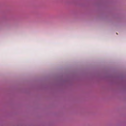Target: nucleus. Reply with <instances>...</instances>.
Wrapping results in <instances>:
<instances>
[{"instance_id":"nucleus-1","label":"nucleus","mask_w":126,"mask_h":126,"mask_svg":"<svg viewBox=\"0 0 126 126\" xmlns=\"http://www.w3.org/2000/svg\"><path fill=\"white\" fill-rule=\"evenodd\" d=\"M116 34H118V33H116Z\"/></svg>"}]
</instances>
